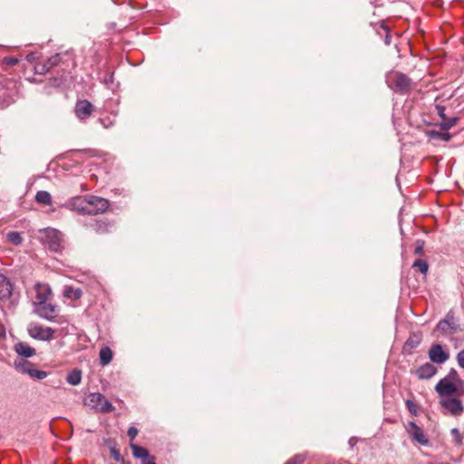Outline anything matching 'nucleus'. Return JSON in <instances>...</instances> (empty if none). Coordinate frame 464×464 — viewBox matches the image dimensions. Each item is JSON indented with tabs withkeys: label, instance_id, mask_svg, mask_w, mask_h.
<instances>
[{
	"label": "nucleus",
	"instance_id": "nucleus-40",
	"mask_svg": "<svg viewBox=\"0 0 464 464\" xmlns=\"http://www.w3.org/2000/svg\"><path fill=\"white\" fill-rule=\"evenodd\" d=\"M457 361L459 367L464 369V349L457 354Z\"/></svg>",
	"mask_w": 464,
	"mask_h": 464
},
{
	"label": "nucleus",
	"instance_id": "nucleus-5",
	"mask_svg": "<svg viewBox=\"0 0 464 464\" xmlns=\"http://www.w3.org/2000/svg\"><path fill=\"white\" fill-rule=\"evenodd\" d=\"M15 368L22 373H26L34 379L43 380L47 376V372L35 369L34 364L28 361L22 360L14 362Z\"/></svg>",
	"mask_w": 464,
	"mask_h": 464
},
{
	"label": "nucleus",
	"instance_id": "nucleus-3",
	"mask_svg": "<svg viewBox=\"0 0 464 464\" xmlns=\"http://www.w3.org/2000/svg\"><path fill=\"white\" fill-rule=\"evenodd\" d=\"M28 334L36 340L51 341L53 339L54 330L51 327H44L43 325L31 323L27 327Z\"/></svg>",
	"mask_w": 464,
	"mask_h": 464
},
{
	"label": "nucleus",
	"instance_id": "nucleus-28",
	"mask_svg": "<svg viewBox=\"0 0 464 464\" xmlns=\"http://www.w3.org/2000/svg\"><path fill=\"white\" fill-rule=\"evenodd\" d=\"M413 268H418L422 275H426L429 270V265L425 260L417 259L412 264Z\"/></svg>",
	"mask_w": 464,
	"mask_h": 464
},
{
	"label": "nucleus",
	"instance_id": "nucleus-12",
	"mask_svg": "<svg viewBox=\"0 0 464 464\" xmlns=\"http://www.w3.org/2000/svg\"><path fill=\"white\" fill-rule=\"evenodd\" d=\"M440 404L444 410L455 416L460 415L464 411L461 401L457 398L441 400Z\"/></svg>",
	"mask_w": 464,
	"mask_h": 464
},
{
	"label": "nucleus",
	"instance_id": "nucleus-30",
	"mask_svg": "<svg viewBox=\"0 0 464 464\" xmlns=\"http://www.w3.org/2000/svg\"><path fill=\"white\" fill-rule=\"evenodd\" d=\"M62 57H63V54L62 53H55L54 55L51 56L47 61L46 63H48L49 65V68H53L55 66H58L60 65L63 61H62Z\"/></svg>",
	"mask_w": 464,
	"mask_h": 464
},
{
	"label": "nucleus",
	"instance_id": "nucleus-39",
	"mask_svg": "<svg viewBox=\"0 0 464 464\" xmlns=\"http://www.w3.org/2000/svg\"><path fill=\"white\" fill-rule=\"evenodd\" d=\"M4 63L9 66H14L19 63V60L15 57H5Z\"/></svg>",
	"mask_w": 464,
	"mask_h": 464
},
{
	"label": "nucleus",
	"instance_id": "nucleus-33",
	"mask_svg": "<svg viewBox=\"0 0 464 464\" xmlns=\"http://www.w3.org/2000/svg\"><path fill=\"white\" fill-rule=\"evenodd\" d=\"M111 457L117 462H121L122 464H124V461H123V459L121 455V452L119 450H117L116 448L112 447L111 448Z\"/></svg>",
	"mask_w": 464,
	"mask_h": 464
},
{
	"label": "nucleus",
	"instance_id": "nucleus-36",
	"mask_svg": "<svg viewBox=\"0 0 464 464\" xmlns=\"http://www.w3.org/2000/svg\"><path fill=\"white\" fill-rule=\"evenodd\" d=\"M405 404H406V407H407L408 411L411 414H413L415 416L418 414L416 404L412 401L407 400L405 401Z\"/></svg>",
	"mask_w": 464,
	"mask_h": 464
},
{
	"label": "nucleus",
	"instance_id": "nucleus-1",
	"mask_svg": "<svg viewBox=\"0 0 464 464\" xmlns=\"http://www.w3.org/2000/svg\"><path fill=\"white\" fill-rule=\"evenodd\" d=\"M386 82L392 91L400 95L409 94L415 87L412 79L399 71L390 72L386 75Z\"/></svg>",
	"mask_w": 464,
	"mask_h": 464
},
{
	"label": "nucleus",
	"instance_id": "nucleus-21",
	"mask_svg": "<svg viewBox=\"0 0 464 464\" xmlns=\"http://www.w3.org/2000/svg\"><path fill=\"white\" fill-rule=\"evenodd\" d=\"M103 398L104 396L102 393L92 392L89 394L88 398L84 401V404L98 411Z\"/></svg>",
	"mask_w": 464,
	"mask_h": 464
},
{
	"label": "nucleus",
	"instance_id": "nucleus-6",
	"mask_svg": "<svg viewBox=\"0 0 464 464\" xmlns=\"http://www.w3.org/2000/svg\"><path fill=\"white\" fill-rule=\"evenodd\" d=\"M84 227L96 234L103 235L110 232L111 223L107 218H92L84 223Z\"/></svg>",
	"mask_w": 464,
	"mask_h": 464
},
{
	"label": "nucleus",
	"instance_id": "nucleus-7",
	"mask_svg": "<svg viewBox=\"0 0 464 464\" xmlns=\"http://www.w3.org/2000/svg\"><path fill=\"white\" fill-rule=\"evenodd\" d=\"M88 196L75 197L68 200L64 207L70 210L76 211L82 215H88L90 209L87 208Z\"/></svg>",
	"mask_w": 464,
	"mask_h": 464
},
{
	"label": "nucleus",
	"instance_id": "nucleus-23",
	"mask_svg": "<svg viewBox=\"0 0 464 464\" xmlns=\"http://www.w3.org/2000/svg\"><path fill=\"white\" fill-rule=\"evenodd\" d=\"M66 382L72 386L80 384L82 382V371L79 369H73L68 373Z\"/></svg>",
	"mask_w": 464,
	"mask_h": 464
},
{
	"label": "nucleus",
	"instance_id": "nucleus-26",
	"mask_svg": "<svg viewBox=\"0 0 464 464\" xmlns=\"http://www.w3.org/2000/svg\"><path fill=\"white\" fill-rule=\"evenodd\" d=\"M99 355L102 365H107L112 360V352L109 347L102 348Z\"/></svg>",
	"mask_w": 464,
	"mask_h": 464
},
{
	"label": "nucleus",
	"instance_id": "nucleus-34",
	"mask_svg": "<svg viewBox=\"0 0 464 464\" xmlns=\"http://www.w3.org/2000/svg\"><path fill=\"white\" fill-rule=\"evenodd\" d=\"M424 245H425V242L423 240H417L416 241V246H415V248H414V254L416 256H422L423 253H424Z\"/></svg>",
	"mask_w": 464,
	"mask_h": 464
},
{
	"label": "nucleus",
	"instance_id": "nucleus-35",
	"mask_svg": "<svg viewBox=\"0 0 464 464\" xmlns=\"http://www.w3.org/2000/svg\"><path fill=\"white\" fill-rule=\"evenodd\" d=\"M50 70H51V68H49V65H48V63L46 62L44 63L38 64L35 67V72L38 73V74H45Z\"/></svg>",
	"mask_w": 464,
	"mask_h": 464
},
{
	"label": "nucleus",
	"instance_id": "nucleus-42",
	"mask_svg": "<svg viewBox=\"0 0 464 464\" xmlns=\"http://www.w3.org/2000/svg\"><path fill=\"white\" fill-rule=\"evenodd\" d=\"M141 464H157L154 456L150 455L149 458L141 461Z\"/></svg>",
	"mask_w": 464,
	"mask_h": 464
},
{
	"label": "nucleus",
	"instance_id": "nucleus-18",
	"mask_svg": "<svg viewBox=\"0 0 464 464\" xmlns=\"http://www.w3.org/2000/svg\"><path fill=\"white\" fill-rule=\"evenodd\" d=\"M14 352L24 358H31L35 355L36 351L34 348L31 347L28 343L24 342H18L14 346Z\"/></svg>",
	"mask_w": 464,
	"mask_h": 464
},
{
	"label": "nucleus",
	"instance_id": "nucleus-38",
	"mask_svg": "<svg viewBox=\"0 0 464 464\" xmlns=\"http://www.w3.org/2000/svg\"><path fill=\"white\" fill-rule=\"evenodd\" d=\"M139 430L135 427H130L127 431L128 437L130 439V440H133L136 436L138 435Z\"/></svg>",
	"mask_w": 464,
	"mask_h": 464
},
{
	"label": "nucleus",
	"instance_id": "nucleus-20",
	"mask_svg": "<svg viewBox=\"0 0 464 464\" xmlns=\"http://www.w3.org/2000/svg\"><path fill=\"white\" fill-rule=\"evenodd\" d=\"M422 340L420 333H413L410 335L404 343L403 350L405 353H411V350L418 347Z\"/></svg>",
	"mask_w": 464,
	"mask_h": 464
},
{
	"label": "nucleus",
	"instance_id": "nucleus-25",
	"mask_svg": "<svg viewBox=\"0 0 464 464\" xmlns=\"http://www.w3.org/2000/svg\"><path fill=\"white\" fill-rule=\"evenodd\" d=\"M35 200L38 203L49 206L52 203V196L47 191L40 190L35 195Z\"/></svg>",
	"mask_w": 464,
	"mask_h": 464
},
{
	"label": "nucleus",
	"instance_id": "nucleus-10",
	"mask_svg": "<svg viewBox=\"0 0 464 464\" xmlns=\"http://www.w3.org/2000/svg\"><path fill=\"white\" fill-rule=\"evenodd\" d=\"M407 431L412 440L417 441L420 445H428L429 440L424 434L422 429L419 427L414 421H409Z\"/></svg>",
	"mask_w": 464,
	"mask_h": 464
},
{
	"label": "nucleus",
	"instance_id": "nucleus-46",
	"mask_svg": "<svg viewBox=\"0 0 464 464\" xmlns=\"http://www.w3.org/2000/svg\"><path fill=\"white\" fill-rule=\"evenodd\" d=\"M99 121H100L102 125H104V127H106V128L108 127L107 125H105V123H104V120H103V119H99Z\"/></svg>",
	"mask_w": 464,
	"mask_h": 464
},
{
	"label": "nucleus",
	"instance_id": "nucleus-22",
	"mask_svg": "<svg viewBox=\"0 0 464 464\" xmlns=\"http://www.w3.org/2000/svg\"><path fill=\"white\" fill-rule=\"evenodd\" d=\"M130 447L132 450V455L134 456V458L140 459H141V461H143L144 459L150 456L149 450L141 446L130 443Z\"/></svg>",
	"mask_w": 464,
	"mask_h": 464
},
{
	"label": "nucleus",
	"instance_id": "nucleus-4",
	"mask_svg": "<svg viewBox=\"0 0 464 464\" xmlns=\"http://www.w3.org/2000/svg\"><path fill=\"white\" fill-rule=\"evenodd\" d=\"M110 207V202L108 199L88 195V205L87 208L90 209L88 215H98L104 213Z\"/></svg>",
	"mask_w": 464,
	"mask_h": 464
},
{
	"label": "nucleus",
	"instance_id": "nucleus-11",
	"mask_svg": "<svg viewBox=\"0 0 464 464\" xmlns=\"http://www.w3.org/2000/svg\"><path fill=\"white\" fill-rule=\"evenodd\" d=\"M459 325L455 322L454 316L448 314L443 320L437 324V329L443 334L449 335L457 332Z\"/></svg>",
	"mask_w": 464,
	"mask_h": 464
},
{
	"label": "nucleus",
	"instance_id": "nucleus-29",
	"mask_svg": "<svg viewBox=\"0 0 464 464\" xmlns=\"http://www.w3.org/2000/svg\"><path fill=\"white\" fill-rule=\"evenodd\" d=\"M7 239L9 242L15 246H19L23 242L22 236L19 232L16 231H11L7 234Z\"/></svg>",
	"mask_w": 464,
	"mask_h": 464
},
{
	"label": "nucleus",
	"instance_id": "nucleus-31",
	"mask_svg": "<svg viewBox=\"0 0 464 464\" xmlns=\"http://www.w3.org/2000/svg\"><path fill=\"white\" fill-rule=\"evenodd\" d=\"M114 410V407L113 405L108 401L105 399V397L103 398L101 405H100V408L98 410V411H101V412H103V413H107V412H111L113 411Z\"/></svg>",
	"mask_w": 464,
	"mask_h": 464
},
{
	"label": "nucleus",
	"instance_id": "nucleus-8",
	"mask_svg": "<svg viewBox=\"0 0 464 464\" xmlns=\"http://www.w3.org/2000/svg\"><path fill=\"white\" fill-rule=\"evenodd\" d=\"M34 307V313L41 318H44L48 321H53L55 318V313L57 311V306L51 303L44 302L43 304H39Z\"/></svg>",
	"mask_w": 464,
	"mask_h": 464
},
{
	"label": "nucleus",
	"instance_id": "nucleus-27",
	"mask_svg": "<svg viewBox=\"0 0 464 464\" xmlns=\"http://www.w3.org/2000/svg\"><path fill=\"white\" fill-rule=\"evenodd\" d=\"M427 135L431 139L441 140L444 141H449L451 138V136L449 133L435 130L427 131Z\"/></svg>",
	"mask_w": 464,
	"mask_h": 464
},
{
	"label": "nucleus",
	"instance_id": "nucleus-24",
	"mask_svg": "<svg viewBox=\"0 0 464 464\" xmlns=\"http://www.w3.org/2000/svg\"><path fill=\"white\" fill-rule=\"evenodd\" d=\"M82 292L80 288H73L72 286H67L63 291V296L66 298L78 300L82 297Z\"/></svg>",
	"mask_w": 464,
	"mask_h": 464
},
{
	"label": "nucleus",
	"instance_id": "nucleus-43",
	"mask_svg": "<svg viewBox=\"0 0 464 464\" xmlns=\"http://www.w3.org/2000/svg\"><path fill=\"white\" fill-rule=\"evenodd\" d=\"M348 443H349L351 448H353L355 446V444L357 443V439L355 437H352L349 440Z\"/></svg>",
	"mask_w": 464,
	"mask_h": 464
},
{
	"label": "nucleus",
	"instance_id": "nucleus-17",
	"mask_svg": "<svg viewBox=\"0 0 464 464\" xmlns=\"http://www.w3.org/2000/svg\"><path fill=\"white\" fill-rule=\"evenodd\" d=\"M437 372V368L430 362H426L416 370V375L420 380H427L434 376Z\"/></svg>",
	"mask_w": 464,
	"mask_h": 464
},
{
	"label": "nucleus",
	"instance_id": "nucleus-19",
	"mask_svg": "<svg viewBox=\"0 0 464 464\" xmlns=\"http://www.w3.org/2000/svg\"><path fill=\"white\" fill-rule=\"evenodd\" d=\"M13 291V286L8 278L0 274V300L8 299Z\"/></svg>",
	"mask_w": 464,
	"mask_h": 464
},
{
	"label": "nucleus",
	"instance_id": "nucleus-15",
	"mask_svg": "<svg viewBox=\"0 0 464 464\" xmlns=\"http://www.w3.org/2000/svg\"><path fill=\"white\" fill-rule=\"evenodd\" d=\"M435 109H436L437 114L441 119V122L440 124L441 130H448L456 125L459 119L457 117H447V115L445 114L446 108L443 105L437 104L435 106Z\"/></svg>",
	"mask_w": 464,
	"mask_h": 464
},
{
	"label": "nucleus",
	"instance_id": "nucleus-37",
	"mask_svg": "<svg viewBox=\"0 0 464 464\" xmlns=\"http://www.w3.org/2000/svg\"><path fill=\"white\" fill-rule=\"evenodd\" d=\"M304 458L301 455H295V457L288 459L285 464H302Z\"/></svg>",
	"mask_w": 464,
	"mask_h": 464
},
{
	"label": "nucleus",
	"instance_id": "nucleus-14",
	"mask_svg": "<svg viewBox=\"0 0 464 464\" xmlns=\"http://www.w3.org/2000/svg\"><path fill=\"white\" fill-rule=\"evenodd\" d=\"M34 290L36 292V296L35 301L33 303L34 306L48 301L50 295H52V289L47 284L36 283L34 285Z\"/></svg>",
	"mask_w": 464,
	"mask_h": 464
},
{
	"label": "nucleus",
	"instance_id": "nucleus-9",
	"mask_svg": "<svg viewBox=\"0 0 464 464\" xmlns=\"http://www.w3.org/2000/svg\"><path fill=\"white\" fill-rule=\"evenodd\" d=\"M93 111L94 106L87 100H80L75 103L74 112L81 121L88 119Z\"/></svg>",
	"mask_w": 464,
	"mask_h": 464
},
{
	"label": "nucleus",
	"instance_id": "nucleus-2",
	"mask_svg": "<svg viewBox=\"0 0 464 464\" xmlns=\"http://www.w3.org/2000/svg\"><path fill=\"white\" fill-rule=\"evenodd\" d=\"M43 244L52 252L57 253L62 250V233L54 228H45L42 232Z\"/></svg>",
	"mask_w": 464,
	"mask_h": 464
},
{
	"label": "nucleus",
	"instance_id": "nucleus-32",
	"mask_svg": "<svg viewBox=\"0 0 464 464\" xmlns=\"http://www.w3.org/2000/svg\"><path fill=\"white\" fill-rule=\"evenodd\" d=\"M443 379H447L450 382H452L456 384H457V382L462 383V381L459 379V373L455 369H450V371L449 372L447 376L444 377Z\"/></svg>",
	"mask_w": 464,
	"mask_h": 464
},
{
	"label": "nucleus",
	"instance_id": "nucleus-13",
	"mask_svg": "<svg viewBox=\"0 0 464 464\" xmlns=\"http://www.w3.org/2000/svg\"><path fill=\"white\" fill-rule=\"evenodd\" d=\"M429 358L434 363H443L449 359V353H446L440 343L433 344L429 351Z\"/></svg>",
	"mask_w": 464,
	"mask_h": 464
},
{
	"label": "nucleus",
	"instance_id": "nucleus-41",
	"mask_svg": "<svg viewBox=\"0 0 464 464\" xmlns=\"http://www.w3.org/2000/svg\"><path fill=\"white\" fill-rule=\"evenodd\" d=\"M451 433L454 436V438L456 439L457 442L458 443H461L462 436L460 435L459 430L454 428V429L451 430Z\"/></svg>",
	"mask_w": 464,
	"mask_h": 464
},
{
	"label": "nucleus",
	"instance_id": "nucleus-44",
	"mask_svg": "<svg viewBox=\"0 0 464 464\" xmlns=\"http://www.w3.org/2000/svg\"><path fill=\"white\" fill-rule=\"evenodd\" d=\"M5 337V329L0 325V339H4Z\"/></svg>",
	"mask_w": 464,
	"mask_h": 464
},
{
	"label": "nucleus",
	"instance_id": "nucleus-16",
	"mask_svg": "<svg viewBox=\"0 0 464 464\" xmlns=\"http://www.w3.org/2000/svg\"><path fill=\"white\" fill-rule=\"evenodd\" d=\"M436 392L440 396H450L458 391L457 384L447 379H441L435 386Z\"/></svg>",
	"mask_w": 464,
	"mask_h": 464
},
{
	"label": "nucleus",
	"instance_id": "nucleus-45",
	"mask_svg": "<svg viewBox=\"0 0 464 464\" xmlns=\"http://www.w3.org/2000/svg\"><path fill=\"white\" fill-rule=\"evenodd\" d=\"M385 44H390V36L388 34L386 35V38H385Z\"/></svg>",
	"mask_w": 464,
	"mask_h": 464
}]
</instances>
